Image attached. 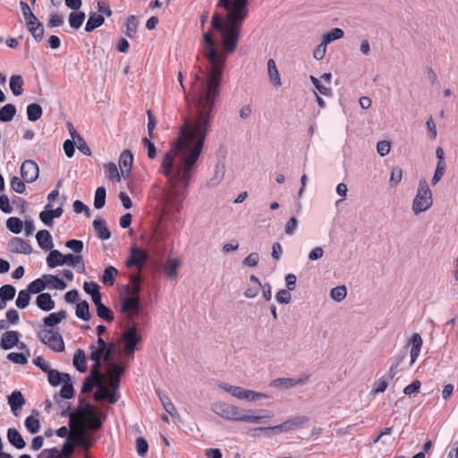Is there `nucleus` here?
<instances>
[{"label":"nucleus","mask_w":458,"mask_h":458,"mask_svg":"<svg viewBox=\"0 0 458 458\" xmlns=\"http://www.w3.org/2000/svg\"><path fill=\"white\" fill-rule=\"evenodd\" d=\"M227 13H215L211 27L221 38L224 51H219L209 32H205V69H199L192 85V106L178 131L175 140L162 157L160 173L166 180H191L204 148L219 101L220 84L227 53L237 47L241 26L248 14V0H219Z\"/></svg>","instance_id":"f257e3e1"},{"label":"nucleus","mask_w":458,"mask_h":458,"mask_svg":"<svg viewBox=\"0 0 458 458\" xmlns=\"http://www.w3.org/2000/svg\"><path fill=\"white\" fill-rule=\"evenodd\" d=\"M211 410L217 416L225 420L250 424L267 423L268 420L274 417L273 411L267 409H260L259 411L242 410L237 406L224 402L213 403Z\"/></svg>","instance_id":"f03ea898"},{"label":"nucleus","mask_w":458,"mask_h":458,"mask_svg":"<svg viewBox=\"0 0 458 458\" xmlns=\"http://www.w3.org/2000/svg\"><path fill=\"white\" fill-rule=\"evenodd\" d=\"M94 387L97 388L96 392L93 394L95 401L105 400L110 404H114L118 401L119 396L110 392L106 383L104 381L101 369L98 368L97 370H95V367L92 366L89 377L85 378L82 384L81 393H90Z\"/></svg>","instance_id":"7ed1b4c3"},{"label":"nucleus","mask_w":458,"mask_h":458,"mask_svg":"<svg viewBox=\"0 0 458 458\" xmlns=\"http://www.w3.org/2000/svg\"><path fill=\"white\" fill-rule=\"evenodd\" d=\"M97 344V346L94 344L89 345V359L93 361L92 366L95 367V370L102 368V360L106 362L112 360L114 350V345L107 344L102 337L98 338Z\"/></svg>","instance_id":"20e7f679"},{"label":"nucleus","mask_w":458,"mask_h":458,"mask_svg":"<svg viewBox=\"0 0 458 458\" xmlns=\"http://www.w3.org/2000/svg\"><path fill=\"white\" fill-rule=\"evenodd\" d=\"M432 192L425 180L419 182L417 194L412 202V211L415 215L428 210L432 206Z\"/></svg>","instance_id":"39448f33"},{"label":"nucleus","mask_w":458,"mask_h":458,"mask_svg":"<svg viewBox=\"0 0 458 458\" xmlns=\"http://www.w3.org/2000/svg\"><path fill=\"white\" fill-rule=\"evenodd\" d=\"M308 421V418L305 416H298L292 419H289L283 423L272 426V427H259L258 429L263 431L267 436L271 434H281L284 432H289L292 430H295L302 427Z\"/></svg>","instance_id":"423d86ee"},{"label":"nucleus","mask_w":458,"mask_h":458,"mask_svg":"<svg viewBox=\"0 0 458 458\" xmlns=\"http://www.w3.org/2000/svg\"><path fill=\"white\" fill-rule=\"evenodd\" d=\"M21 8L30 32L32 34L36 41H40L44 35L42 23L31 12L27 3L21 2Z\"/></svg>","instance_id":"0eeeda50"},{"label":"nucleus","mask_w":458,"mask_h":458,"mask_svg":"<svg viewBox=\"0 0 458 458\" xmlns=\"http://www.w3.org/2000/svg\"><path fill=\"white\" fill-rule=\"evenodd\" d=\"M38 336L50 350L57 352L64 351V342L59 332L53 329H44L38 332Z\"/></svg>","instance_id":"6e6552de"},{"label":"nucleus","mask_w":458,"mask_h":458,"mask_svg":"<svg viewBox=\"0 0 458 458\" xmlns=\"http://www.w3.org/2000/svg\"><path fill=\"white\" fill-rule=\"evenodd\" d=\"M81 416L88 420L91 428L99 429L106 416L89 403H82L79 409Z\"/></svg>","instance_id":"1a4fd4ad"},{"label":"nucleus","mask_w":458,"mask_h":458,"mask_svg":"<svg viewBox=\"0 0 458 458\" xmlns=\"http://www.w3.org/2000/svg\"><path fill=\"white\" fill-rule=\"evenodd\" d=\"M148 259L149 255L147 250L138 247H131L130 250L129 257L125 261V266L129 268L135 267L138 269L137 272L141 274V270Z\"/></svg>","instance_id":"9d476101"},{"label":"nucleus","mask_w":458,"mask_h":458,"mask_svg":"<svg viewBox=\"0 0 458 458\" xmlns=\"http://www.w3.org/2000/svg\"><path fill=\"white\" fill-rule=\"evenodd\" d=\"M124 342V352L127 355H133L140 337L137 334V326L133 325L129 327L123 335Z\"/></svg>","instance_id":"9b49d317"},{"label":"nucleus","mask_w":458,"mask_h":458,"mask_svg":"<svg viewBox=\"0 0 458 458\" xmlns=\"http://www.w3.org/2000/svg\"><path fill=\"white\" fill-rule=\"evenodd\" d=\"M126 367L121 364L114 363L112 365V370L107 376L106 385L114 394H117V391L120 385V379L123 373L125 371Z\"/></svg>","instance_id":"f8f14e48"},{"label":"nucleus","mask_w":458,"mask_h":458,"mask_svg":"<svg viewBox=\"0 0 458 458\" xmlns=\"http://www.w3.org/2000/svg\"><path fill=\"white\" fill-rule=\"evenodd\" d=\"M140 296L129 295L122 299V311L127 314L128 318H132L140 313Z\"/></svg>","instance_id":"ddd939ff"},{"label":"nucleus","mask_w":458,"mask_h":458,"mask_svg":"<svg viewBox=\"0 0 458 458\" xmlns=\"http://www.w3.org/2000/svg\"><path fill=\"white\" fill-rule=\"evenodd\" d=\"M39 174V168L36 162L25 160L21 166V175L27 183L34 182Z\"/></svg>","instance_id":"4468645a"},{"label":"nucleus","mask_w":458,"mask_h":458,"mask_svg":"<svg viewBox=\"0 0 458 458\" xmlns=\"http://www.w3.org/2000/svg\"><path fill=\"white\" fill-rule=\"evenodd\" d=\"M9 248L13 253L29 255L32 252V247L30 244L27 241L19 237H13L9 242Z\"/></svg>","instance_id":"2eb2a0df"},{"label":"nucleus","mask_w":458,"mask_h":458,"mask_svg":"<svg viewBox=\"0 0 458 458\" xmlns=\"http://www.w3.org/2000/svg\"><path fill=\"white\" fill-rule=\"evenodd\" d=\"M423 341L420 334L414 333L409 339L408 344L411 345L410 356L411 360L409 366H411L418 359Z\"/></svg>","instance_id":"dca6fc26"},{"label":"nucleus","mask_w":458,"mask_h":458,"mask_svg":"<svg viewBox=\"0 0 458 458\" xmlns=\"http://www.w3.org/2000/svg\"><path fill=\"white\" fill-rule=\"evenodd\" d=\"M20 334L17 331H7L1 338L0 347L3 350H10L19 344Z\"/></svg>","instance_id":"f3484780"},{"label":"nucleus","mask_w":458,"mask_h":458,"mask_svg":"<svg viewBox=\"0 0 458 458\" xmlns=\"http://www.w3.org/2000/svg\"><path fill=\"white\" fill-rule=\"evenodd\" d=\"M225 174V165L222 162H218L215 165L213 176L207 182L208 188H214L217 186L224 179Z\"/></svg>","instance_id":"a211bd4d"},{"label":"nucleus","mask_w":458,"mask_h":458,"mask_svg":"<svg viewBox=\"0 0 458 458\" xmlns=\"http://www.w3.org/2000/svg\"><path fill=\"white\" fill-rule=\"evenodd\" d=\"M141 291V274L140 272L130 276V282L127 286L129 295L140 296Z\"/></svg>","instance_id":"6ab92c4d"},{"label":"nucleus","mask_w":458,"mask_h":458,"mask_svg":"<svg viewBox=\"0 0 458 458\" xmlns=\"http://www.w3.org/2000/svg\"><path fill=\"white\" fill-rule=\"evenodd\" d=\"M36 304L43 311H50L55 308V301L48 293H43L37 296Z\"/></svg>","instance_id":"aec40b11"},{"label":"nucleus","mask_w":458,"mask_h":458,"mask_svg":"<svg viewBox=\"0 0 458 458\" xmlns=\"http://www.w3.org/2000/svg\"><path fill=\"white\" fill-rule=\"evenodd\" d=\"M36 239L38 246L44 250H48L54 247L53 239L47 230H40L36 233Z\"/></svg>","instance_id":"412c9836"},{"label":"nucleus","mask_w":458,"mask_h":458,"mask_svg":"<svg viewBox=\"0 0 458 458\" xmlns=\"http://www.w3.org/2000/svg\"><path fill=\"white\" fill-rule=\"evenodd\" d=\"M267 74L270 82L274 87L279 88L282 85L279 71L274 59L267 60Z\"/></svg>","instance_id":"4be33fe9"},{"label":"nucleus","mask_w":458,"mask_h":458,"mask_svg":"<svg viewBox=\"0 0 458 458\" xmlns=\"http://www.w3.org/2000/svg\"><path fill=\"white\" fill-rule=\"evenodd\" d=\"M25 403V399L21 394V392L18 390H14L8 396V404L11 407V410L13 413H16L17 411L21 410V407Z\"/></svg>","instance_id":"5701e85b"},{"label":"nucleus","mask_w":458,"mask_h":458,"mask_svg":"<svg viewBox=\"0 0 458 458\" xmlns=\"http://www.w3.org/2000/svg\"><path fill=\"white\" fill-rule=\"evenodd\" d=\"M7 439L13 446L19 450L23 449L26 445L21 433L14 428H11L7 430Z\"/></svg>","instance_id":"b1692460"},{"label":"nucleus","mask_w":458,"mask_h":458,"mask_svg":"<svg viewBox=\"0 0 458 458\" xmlns=\"http://www.w3.org/2000/svg\"><path fill=\"white\" fill-rule=\"evenodd\" d=\"M47 264L50 268H54L65 264V255L58 250H52L47 257Z\"/></svg>","instance_id":"393cba45"},{"label":"nucleus","mask_w":458,"mask_h":458,"mask_svg":"<svg viewBox=\"0 0 458 458\" xmlns=\"http://www.w3.org/2000/svg\"><path fill=\"white\" fill-rule=\"evenodd\" d=\"M47 374L48 382L52 386H57L65 380H70L71 377L68 373H62L54 369H50Z\"/></svg>","instance_id":"a878e982"},{"label":"nucleus","mask_w":458,"mask_h":458,"mask_svg":"<svg viewBox=\"0 0 458 458\" xmlns=\"http://www.w3.org/2000/svg\"><path fill=\"white\" fill-rule=\"evenodd\" d=\"M43 277L46 283V288L64 290L67 287V284L57 275H44Z\"/></svg>","instance_id":"bb28decb"},{"label":"nucleus","mask_w":458,"mask_h":458,"mask_svg":"<svg viewBox=\"0 0 458 458\" xmlns=\"http://www.w3.org/2000/svg\"><path fill=\"white\" fill-rule=\"evenodd\" d=\"M179 266V259L175 258H169L163 266V271L168 278L174 279L177 276Z\"/></svg>","instance_id":"cd10ccee"},{"label":"nucleus","mask_w":458,"mask_h":458,"mask_svg":"<svg viewBox=\"0 0 458 458\" xmlns=\"http://www.w3.org/2000/svg\"><path fill=\"white\" fill-rule=\"evenodd\" d=\"M93 228L96 232L98 238L102 241L108 240L111 237V232L106 227L103 219H95L93 221Z\"/></svg>","instance_id":"c85d7f7f"},{"label":"nucleus","mask_w":458,"mask_h":458,"mask_svg":"<svg viewBox=\"0 0 458 458\" xmlns=\"http://www.w3.org/2000/svg\"><path fill=\"white\" fill-rule=\"evenodd\" d=\"M105 22V18L103 15L97 13H90L89 15V19L86 22L85 31L91 32L95 29L102 26Z\"/></svg>","instance_id":"c756f323"},{"label":"nucleus","mask_w":458,"mask_h":458,"mask_svg":"<svg viewBox=\"0 0 458 458\" xmlns=\"http://www.w3.org/2000/svg\"><path fill=\"white\" fill-rule=\"evenodd\" d=\"M66 263L75 268L79 274L85 273V265L81 255L66 254L65 264Z\"/></svg>","instance_id":"7c9ffc66"},{"label":"nucleus","mask_w":458,"mask_h":458,"mask_svg":"<svg viewBox=\"0 0 458 458\" xmlns=\"http://www.w3.org/2000/svg\"><path fill=\"white\" fill-rule=\"evenodd\" d=\"M133 162V155L131 150H123L119 158V166L122 174L129 173L131 171Z\"/></svg>","instance_id":"2f4dec72"},{"label":"nucleus","mask_w":458,"mask_h":458,"mask_svg":"<svg viewBox=\"0 0 458 458\" xmlns=\"http://www.w3.org/2000/svg\"><path fill=\"white\" fill-rule=\"evenodd\" d=\"M66 315L67 313L65 310L50 313L48 316L44 318L43 323L47 327H54L61 323V321L66 318Z\"/></svg>","instance_id":"473e14b6"},{"label":"nucleus","mask_w":458,"mask_h":458,"mask_svg":"<svg viewBox=\"0 0 458 458\" xmlns=\"http://www.w3.org/2000/svg\"><path fill=\"white\" fill-rule=\"evenodd\" d=\"M72 363L74 368L81 373H83L87 370V361L86 355L83 350L78 349L74 355Z\"/></svg>","instance_id":"72a5a7b5"},{"label":"nucleus","mask_w":458,"mask_h":458,"mask_svg":"<svg viewBox=\"0 0 458 458\" xmlns=\"http://www.w3.org/2000/svg\"><path fill=\"white\" fill-rule=\"evenodd\" d=\"M10 89L15 97H19L23 93V80L21 75L15 74L11 76L9 82Z\"/></svg>","instance_id":"f704fd0d"},{"label":"nucleus","mask_w":458,"mask_h":458,"mask_svg":"<svg viewBox=\"0 0 458 458\" xmlns=\"http://www.w3.org/2000/svg\"><path fill=\"white\" fill-rule=\"evenodd\" d=\"M117 275L118 270L114 266H108L103 272L101 282L106 285L113 286Z\"/></svg>","instance_id":"c9c22d12"},{"label":"nucleus","mask_w":458,"mask_h":458,"mask_svg":"<svg viewBox=\"0 0 458 458\" xmlns=\"http://www.w3.org/2000/svg\"><path fill=\"white\" fill-rule=\"evenodd\" d=\"M75 315L83 321H89L90 319L91 314L89 312V304L87 301H82L77 303Z\"/></svg>","instance_id":"e433bc0d"},{"label":"nucleus","mask_w":458,"mask_h":458,"mask_svg":"<svg viewBox=\"0 0 458 458\" xmlns=\"http://www.w3.org/2000/svg\"><path fill=\"white\" fill-rule=\"evenodd\" d=\"M17 110L13 104H6L0 108V121L8 123L13 120Z\"/></svg>","instance_id":"4c0bfd02"},{"label":"nucleus","mask_w":458,"mask_h":458,"mask_svg":"<svg viewBox=\"0 0 458 458\" xmlns=\"http://www.w3.org/2000/svg\"><path fill=\"white\" fill-rule=\"evenodd\" d=\"M157 394L163 405L165 411L170 414L171 416H174L176 414V410L174 403L171 402L168 396H166L161 390H157Z\"/></svg>","instance_id":"58836bf2"},{"label":"nucleus","mask_w":458,"mask_h":458,"mask_svg":"<svg viewBox=\"0 0 458 458\" xmlns=\"http://www.w3.org/2000/svg\"><path fill=\"white\" fill-rule=\"evenodd\" d=\"M85 17L86 15L83 12L71 13L68 19L71 28L75 30H79L81 27Z\"/></svg>","instance_id":"ea45409f"},{"label":"nucleus","mask_w":458,"mask_h":458,"mask_svg":"<svg viewBox=\"0 0 458 458\" xmlns=\"http://www.w3.org/2000/svg\"><path fill=\"white\" fill-rule=\"evenodd\" d=\"M43 114L42 107L37 104L32 103L27 106V117L30 122L38 121Z\"/></svg>","instance_id":"a19ab883"},{"label":"nucleus","mask_w":458,"mask_h":458,"mask_svg":"<svg viewBox=\"0 0 458 458\" xmlns=\"http://www.w3.org/2000/svg\"><path fill=\"white\" fill-rule=\"evenodd\" d=\"M272 387L289 389L295 386L294 378L279 377L272 380L269 384Z\"/></svg>","instance_id":"79ce46f5"},{"label":"nucleus","mask_w":458,"mask_h":458,"mask_svg":"<svg viewBox=\"0 0 458 458\" xmlns=\"http://www.w3.org/2000/svg\"><path fill=\"white\" fill-rule=\"evenodd\" d=\"M61 399H72L74 395V388L72 382V378L70 380H65L63 383L59 394H57Z\"/></svg>","instance_id":"37998d69"},{"label":"nucleus","mask_w":458,"mask_h":458,"mask_svg":"<svg viewBox=\"0 0 458 458\" xmlns=\"http://www.w3.org/2000/svg\"><path fill=\"white\" fill-rule=\"evenodd\" d=\"M106 188L100 186L97 188L94 197V208L96 209L102 208L106 204Z\"/></svg>","instance_id":"c03bdc74"},{"label":"nucleus","mask_w":458,"mask_h":458,"mask_svg":"<svg viewBox=\"0 0 458 458\" xmlns=\"http://www.w3.org/2000/svg\"><path fill=\"white\" fill-rule=\"evenodd\" d=\"M45 289H46V283H45L43 276L41 278H37V279L33 280L27 286V290L30 292V293H32V294H37V293L40 294V293H42L41 292Z\"/></svg>","instance_id":"a18cd8bd"},{"label":"nucleus","mask_w":458,"mask_h":458,"mask_svg":"<svg viewBox=\"0 0 458 458\" xmlns=\"http://www.w3.org/2000/svg\"><path fill=\"white\" fill-rule=\"evenodd\" d=\"M6 227L12 233L18 234L22 231L23 223L20 218L12 216L7 219Z\"/></svg>","instance_id":"49530a36"},{"label":"nucleus","mask_w":458,"mask_h":458,"mask_svg":"<svg viewBox=\"0 0 458 458\" xmlns=\"http://www.w3.org/2000/svg\"><path fill=\"white\" fill-rule=\"evenodd\" d=\"M30 301V293L26 290H21L18 293L15 304L18 309L23 310L28 307Z\"/></svg>","instance_id":"de8ad7c7"},{"label":"nucleus","mask_w":458,"mask_h":458,"mask_svg":"<svg viewBox=\"0 0 458 458\" xmlns=\"http://www.w3.org/2000/svg\"><path fill=\"white\" fill-rule=\"evenodd\" d=\"M25 427L30 434H36L39 431L40 425L37 417L30 415L25 420Z\"/></svg>","instance_id":"09e8293b"},{"label":"nucleus","mask_w":458,"mask_h":458,"mask_svg":"<svg viewBox=\"0 0 458 458\" xmlns=\"http://www.w3.org/2000/svg\"><path fill=\"white\" fill-rule=\"evenodd\" d=\"M16 294V289L12 284H4L0 287V298L4 301H12Z\"/></svg>","instance_id":"8fccbe9b"},{"label":"nucleus","mask_w":458,"mask_h":458,"mask_svg":"<svg viewBox=\"0 0 458 458\" xmlns=\"http://www.w3.org/2000/svg\"><path fill=\"white\" fill-rule=\"evenodd\" d=\"M347 295V289L344 285H340L333 288L330 292V297L337 301H342Z\"/></svg>","instance_id":"3c124183"},{"label":"nucleus","mask_w":458,"mask_h":458,"mask_svg":"<svg viewBox=\"0 0 458 458\" xmlns=\"http://www.w3.org/2000/svg\"><path fill=\"white\" fill-rule=\"evenodd\" d=\"M97 311V316L102 319H104L105 321L108 322V323H111L114 321V314H113V311L108 308L106 307L105 304L102 305L101 307H99L98 310H96Z\"/></svg>","instance_id":"603ef678"},{"label":"nucleus","mask_w":458,"mask_h":458,"mask_svg":"<svg viewBox=\"0 0 458 458\" xmlns=\"http://www.w3.org/2000/svg\"><path fill=\"white\" fill-rule=\"evenodd\" d=\"M148 451V444L147 440L142 437H139L136 438V452L139 456L143 457L146 455V454Z\"/></svg>","instance_id":"864d4df0"},{"label":"nucleus","mask_w":458,"mask_h":458,"mask_svg":"<svg viewBox=\"0 0 458 458\" xmlns=\"http://www.w3.org/2000/svg\"><path fill=\"white\" fill-rule=\"evenodd\" d=\"M137 20L136 17L131 15L126 20V36L132 38L137 31Z\"/></svg>","instance_id":"5fc2aeb1"},{"label":"nucleus","mask_w":458,"mask_h":458,"mask_svg":"<svg viewBox=\"0 0 458 458\" xmlns=\"http://www.w3.org/2000/svg\"><path fill=\"white\" fill-rule=\"evenodd\" d=\"M65 247L79 254L83 250L84 243L81 240L71 239L65 242Z\"/></svg>","instance_id":"6e6d98bb"},{"label":"nucleus","mask_w":458,"mask_h":458,"mask_svg":"<svg viewBox=\"0 0 458 458\" xmlns=\"http://www.w3.org/2000/svg\"><path fill=\"white\" fill-rule=\"evenodd\" d=\"M268 397L269 395L267 394L246 389L242 400H246L248 402H256L259 399Z\"/></svg>","instance_id":"4d7b16f0"},{"label":"nucleus","mask_w":458,"mask_h":458,"mask_svg":"<svg viewBox=\"0 0 458 458\" xmlns=\"http://www.w3.org/2000/svg\"><path fill=\"white\" fill-rule=\"evenodd\" d=\"M390 380L386 378V377L382 376L378 380L374 383L372 393L379 394L384 393L387 388L388 383Z\"/></svg>","instance_id":"13d9d810"},{"label":"nucleus","mask_w":458,"mask_h":458,"mask_svg":"<svg viewBox=\"0 0 458 458\" xmlns=\"http://www.w3.org/2000/svg\"><path fill=\"white\" fill-rule=\"evenodd\" d=\"M105 173L108 174L109 177L115 179L117 182H120L121 176L118 172L117 166L114 163L110 162L105 165Z\"/></svg>","instance_id":"bf43d9fd"},{"label":"nucleus","mask_w":458,"mask_h":458,"mask_svg":"<svg viewBox=\"0 0 458 458\" xmlns=\"http://www.w3.org/2000/svg\"><path fill=\"white\" fill-rule=\"evenodd\" d=\"M11 187L12 189L19 193V194H22L24 191H25V182L23 180H21L19 177L17 176H13L12 179H11Z\"/></svg>","instance_id":"052dcab7"},{"label":"nucleus","mask_w":458,"mask_h":458,"mask_svg":"<svg viewBox=\"0 0 458 458\" xmlns=\"http://www.w3.org/2000/svg\"><path fill=\"white\" fill-rule=\"evenodd\" d=\"M7 359L12 362L20 365H24L28 362L27 357L22 352H10L7 354Z\"/></svg>","instance_id":"680f3d73"},{"label":"nucleus","mask_w":458,"mask_h":458,"mask_svg":"<svg viewBox=\"0 0 458 458\" xmlns=\"http://www.w3.org/2000/svg\"><path fill=\"white\" fill-rule=\"evenodd\" d=\"M72 437H69L68 439L64 442L60 450L61 457L63 458H70L74 452L73 444L70 443V439Z\"/></svg>","instance_id":"e2e57ef3"},{"label":"nucleus","mask_w":458,"mask_h":458,"mask_svg":"<svg viewBox=\"0 0 458 458\" xmlns=\"http://www.w3.org/2000/svg\"><path fill=\"white\" fill-rule=\"evenodd\" d=\"M403 178V171L400 167H394L391 171V175L389 179V183L392 186H396Z\"/></svg>","instance_id":"0e129e2a"},{"label":"nucleus","mask_w":458,"mask_h":458,"mask_svg":"<svg viewBox=\"0 0 458 458\" xmlns=\"http://www.w3.org/2000/svg\"><path fill=\"white\" fill-rule=\"evenodd\" d=\"M83 289L90 296L100 293V287L96 282H84Z\"/></svg>","instance_id":"69168bd1"},{"label":"nucleus","mask_w":458,"mask_h":458,"mask_svg":"<svg viewBox=\"0 0 458 458\" xmlns=\"http://www.w3.org/2000/svg\"><path fill=\"white\" fill-rule=\"evenodd\" d=\"M310 81L316 89L323 96H328L331 92L330 89L323 86L318 79L314 76H310Z\"/></svg>","instance_id":"338daca9"},{"label":"nucleus","mask_w":458,"mask_h":458,"mask_svg":"<svg viewBox=\"0 0 458 458\" xmlns=\"http://www.w3.org/2000/svg\"><path fill=\"white\" fill-rule=\"evenodd\" d=\"M38 458H62L60 450L56 447L43 450Z\"/></svg>","instance_id":"774afa93"}]
</instances>
